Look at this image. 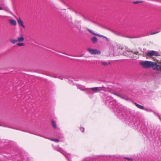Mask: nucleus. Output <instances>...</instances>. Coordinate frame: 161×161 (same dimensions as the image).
I'll return each instance as SVG.
<instances>
[{
  "label": "nucleus",
  "instance_id": "nucleus-35",
  "mask_svg": "<svg viewBox=\"0 0 161 161\" xmlns=\"http://www.w3.org/2000/svg\"><path fill=\"white\" fill-rule=\"evenodd\" d=\"M38 135V136H39V135ZM39 136H40L42 137V136H41L39 135Z\"/></svg>",
  "mask_w": 161,
  "mask_h": 161
},
{
  "label": "nucleus",
  "instance_id": "nucleus-15",
  "mask_svg": "<svg viewBox=\"0 0 161 161\" xmlns=\"http://www.w3.org/2000/svg\"><path fill=\"white\" fill-rule=\"evenodd\" d=\"M134 104L137 107H138V108H139L141 109H144V107L143 106H142L139 104H137L136 103H135Z\"/></svg>",
  "mask_w": 161,
  "mask_h": 161
},
{
  "label": "nucleus",
  "instance_id": "nucleus-13",
  "mask_svg": "<svg viewBox=\"0 0 161 161\" xmlns=\"http://www.w3.org/2000/svg\"><path fill=\"white\" fill-rule=\"evenodd\" d=\"M10 24L14 26L16 25L17 23L15 20L13 19H11L9 20Z\"/></svg>",
  "mask_w": 161,
  "mask_h": 161
},
{
  "label": "nucleus",
  "instance_id": "nucleus-11",
  "mask_svg": "<svg viewBox=\"0 0 161 161\" xmlns=\"http://www.w3.org/2000/svg\"><path fill=\"white\" fill-rule=\"evenodd\" d=\"M17 21L19 25L21 26L23 28H25V26L24 25L23 21L20 18L17 19Z\"/></svg>",
  "mask_w": 161,
  "mask_h": 161
},
{
  "label": "nucleus",
  "instance_id": "nucleus-36",
  "mask_svg": "<svg viewBox=\"0 0 161 161\" xmlns=\"http://www.w3.org/2000/svg\"><path fill=\"white\" fill-rule=\"evenodd\" d=\"M82 55H81V56H79V57H81Z\"/></svg>",
  "mask_w": 161,
  "mask_h": 161
},
{
  "label": "nucleus",
  "instance_id": "nucleus-18",
  "mask_svg": "<svg viewBox=\"0 0 161 161\" xmlns=\"http://www.w3.org/2000/svg\"><path fill=\"white\" fill-rule=\"evenodd\" d=\"M10 41L13 44H15L18 41L17 40L11 39Z\"/></svg>",
  "mask_w": 161,
  "mask_h": 161
},
{
  "label": "nucleus",
  "instance_id": "nucleus-32",
  "mask_svg": "<svg viewBox=\"0 0 161 161\" xmlns=\"http://www.w3.org/2000/svg\"><path fill=\"white\" fill-rule=\"evenodd\" d=\"M78 28L79 30H80L81 29V27H78Z\"/></svg>",
  "mask_w": 161,
  "mask_h": 161
},
{
  "label": "nucleus",
  "instance_id": "nucleus-33",
  "mask_svg": "<svg viewBox=\"0 0 161 161\" xmlns=\"http://www.w3.org/2000/svg\"><path fill=\"white\" fill-rule=\"evenodd\" d=\"M90 93V92H89V91L87 92V93H87V94H89V93Z\"/></svg>",
  "mask_w": 161,
  "mask_h": 161
},
{
  "label": "nucleus",
  "instance_id": "nucleus-20",
  "mask_svg": "<svg viewBox=\"0 0 161 161\" xmlns=\"http://www.w3.org/2000/svg\"><path fill=\"white\" fill-rule=\"evenodd\" d=\"M50 140L52 141H54L56 142H59V140L58 139H55L54 138H51Z\"/></svg>",
  "mask_w": 161,
  "mask_h": 161
},
{
  "label": "nucleus",
  "instance_id": "nucleus-2",
  "mask_svg": "<svg viewBox=\"0 0 161 161\" xmlns=\"http://www.w3.org/2000/svg\"><path fill=\"white\" fill-rule=\"evenodd\" d=\"M119 110L118 109L117 112H119L118 115L120 116V118L123 119L126 122H132L133 121V117L131 115L129 111L125 110H123L119 112Z\"/></svg>",
  "mask_w": 161,
  "mask_h": 161
},
{
  "label": "nucleus",
  "instance_id": "nucleus-10",
  "mask_svg": "<svg viewBox=\"0 0 161 161\" xmlns=\"http://www.w3.org/2000/svg\"><path fill=\"white\" fill-rule=\"evenodd\" d=\"M116 104V108H117V106L118 105V103H117V101L115 100H114L112 99L109 102V104L110 106H112L113 105H115Z\"/></svg>",
  "mask_w": 161,
  "mask_h": 161
},
{
  "label": "nucleus",
  "instance_id": "nucleus-12",
  "mask_svg": "<svg viewBox=\"0 0 161 161\" xmlns=\"http://www.w3.org/2000/svg\"><path fill=\"white\" fill-rule=\"evenodd\" d=\"M76 86L78 89L82 91H86V89H88L87 88H85L84 86L80 85L77 84Z\"/></svg>",
  "mask_w": 161,
  "mask_h": 161
},
{
  "label": "nucleus",
  "instance_id": "nucleus-24",
  "mask_svg": "<svg viewBox=\"0 0 161 161\" xmlns=\"http://www.w3.org/2000/svg\"><path fill=\"white\" fill-rule=\"evenodd\" d=\"M124 158L125 159H127V160L129 161H132L133 160V159L131 158H130L127 157H125Z\"/></svg>",
  "mask_w": 161,
  "mask_h": 161
},
{
  "label": "nucleus",
  "instance_id": "nucleus-1",
  "mask_svg": "<svg viewBox=\"0 0 161 161\" xmlns=\"http://www.w3.org/2000/svg\"><path fill=\"white\" fill-rule=\"evenodd\" d=\"M140 64L144 68L148 69L153 67L154 69L161 72V64L159 65L154 62L146 61H141Z\"/></svg>",
  "mask_w": 161,
  "mask_h": 161
},
{
  "label": "nucleus",
  "instance_id": "nucleus-30",
  "mask_svg": "<svg viewBox=\"0 0 161 161\" xmlns=\"http://www.w3.org/2000/svg\"><path fill=\"white\" fill-rule=\"evenodd\" d=\"M113 93L114 94V95H116V96H117V95H118V94H117V93H115V92H113Z\"/></svg>",
  "mask_w": 161,
  "mask_h": 161
},
{
  "label": "nucleus",
  "instance_id": "nucleus-25",
  "mask_svg": "<svg viewBox=\"0 0 161 161\" xmlns=\"http://www.w3.org/2000/svg\"><path fill=\"white\" fill-rule=\"evenodd\" d=\"M80 129L82 132H84V131L85 130L84 127H80Z\"/></svg>",
  "mask_w": 161,
  "mask_h": 161
},
{
  "label": "nucleus",
  "instance_id": "nucleus-23",
  "mask_svg": "<svg viewBox=\"0 0 161 161\" xmlns=\"http://www.w3.org/2000/svg\"><path fill=\"white\" fill-rule=\"evenodd\" d=\"M126 51L129 52H132L136 54H137L138 53V52H137V53H135V52H133L132 51H130V49H127Z\"/></svg>",
  "mask_w": 161,
  "mask_h": 161
},
{
  "label": "nucleus",
  "instance_id": "nucleus-6",
  "mask_svg": "<svg viewBox=\"0 0 161 161\" xmlns=\"http://www.w3.org/2000/svg\"><path fill=\"white\" fill-rule=\"evenodd\" d=\"M87 30L90 32V33L91 34H92L96 36H100V37H103L104 38H105V39H106L108 41H109V39L107 37H106L105 36H104L103 35H100L96 33H95L92 31V30H91L89 29H87Z\"/></svg>",
  "mask_w": 161,
  "mask_h": 161
},
{
  "label": "nucleus",
  "instance_id": "nucleus-31",
  "mask_svg": "<svg viewBox=\"0 0 161 161\" xmlns=\"http://www.w3.org/2000/svg\"><path fill=\"white\" fill-rule=\"evenodd\" d=\"M3 10V8L0 7V10Z\"/></svg>",
  "mask_w": 161,
  "mask_h": 161
},
{
  "label": "nucleus",
  "instance_id": "nucleus-9",
  "mask_svg": "<svg viewBox=\"0 0 161 161\" xmlns=\"http://www.w3.org/2000/svg\"><path fill=\"white\" fill-rule=\"evenodd\" d=\"M158 53L155 51H152L150 52H148L147 54V56H152L153 55H157Z\"/></svg>",
  "mask_w": 161,
  "mask_h": 161
},
{
  "label": "nucleus",
  "instance_id": "nucleus-16",
  "mask_svg": "<svg viewBox=\"0 0 161 161\" xmlns=\"http://www.w3.org/2000/svg\"><path fill=\"white\" fill-rule=\"evenodd\" d=\"M17 41L19 42L23 41L24 40V38L23 36H21L17 38Z\"/></svg>",
  "mask_w": 161,
  "mask_h": 161
},
{
  "label": "nucleus",
  "instance_id": "nucleus-8",
  "mask_svg": "<svg viewBox=\"0 0 161 161\" xmlns=\"http://www.w3.org/2000/svg\"><path fill=\"white\" fill-rule=\"evenodd\" d=\"M87 30L90 32V33L91 34H92L96 36H100V37H103L104 38H105V39H106L108 41H109V39L107 37H106L105 36H104L103 35H100L96 33H95L92 31V30H91L89 29H87Z\"/></svg>",
  "mask_w": 161,
  "mask_h": 161
},
{
  "label": "nucleus",
  "instance_id": "nucleus-7",
  "mask_svg": "<svg viewBox=\"0 0 161 161\" xmlns=\"http://www.w3.org/2000/svg\"><path fill=\"white\" fill-rule=\"evenodd\" d=\"M87 30L90 32V33L91 34H92L96 36H100V37H103L104 38H105V39H106L108 41H109V39L107 37H106L105 36H104L103 35H100L96 33H95L92 31V30H91L89 29H87Z\"/></svg>",
  "mask_w": 161,
  "mask_h": 161
},
{
  "label": "nucleus",
  "instance_id": "nucleus-17",
  "mask_svg": "<svg viewBox=\"0 0 161 161\" xmlns=\"http://www.w3.org/2000/svg\"><path fill=\"white\" fill-rule=\"evenodd\" d=\"M52 125L54 128H56L57 127V125L56 122L53 120L52 121Z\"/></svg>",
  "mask_w": 161,
  "mask_h": 161
},
{
  "label": "nucleus",
  "instance_id": "nucleus-22",
  "mask_svg": "<svg viewBox=\"0 0 161 161\" xmlns=\"http://www.w3.org/2000/svg\"><path fill=\"white\" fill-rule=\"evenodd\" d=\"M142 1H138L136 2H134L133 3L134 4H138L139 3H142Z\"/></svg>",
  "mask_w": 161,
  "mask_h": 161
},
{
  "label": "nucleus",
  "instance_id": "nucleus-37",
  "mask_svg": "<svg viewBox=\"0 0 161 161\" xmlns=\"http://www.w3.org/2000/svg\"><path fill=\"white\" fill-rule=\"evenodd\" d=\"M61 80H62L63 79V78H61Z\"/></svg>",
  "mask_w": 161,
  "mask_h": 161
},
{
  "label": "nucleus",
  "instance_id": "nucleus-27",
  "mask_svg": "<svg viewBox=\"0 0 161 161\" xmlns=\"http://www.w3.org/2000/svg\"><path fill=\"white\" fill-rule=\"evenodd\" d=\"M102 64L104 65H107V63L105 62H103L102 63Z\"/></svg>",
  "mask_w": 161,
  "mask_h": 161
},
{
  "label": "nucleus",
  "instance_id": "nucleus-3",
  "mask_svg": "<svg viewBox=\"0 0 161 161\" xmlns=\"http://www.w3.org/2000/svg\"><path fill=\"white\" fill-rule=\"evenodd\" d=\"M54 149L55 150L58 151L62 153L63 155L65 156L66 158H69V157H70L71 155L70 154H69L67 153L61 148H60L58 146L54 147Z\"/></svg>",
  "mask_w": 161,
  "mask_h": 161
},
{
  "label": "nucleus",
  "instance_id": "nucleus-38",
  "mask_svg": "<svg viewBox=\"0 0 161 161\" xmlns=\"http://www.w3.org/2000/svg\"><path fill=\"white\" fill-rule=\"evenodd\" d=\"M1 124H0V126H1Z\"/></svg>",
  "mask_w": 161,
  "mask_h": 161
},
{
  "label": "nucleus",
  "instance_id": "nucleus-26",
  "mask_svg": "<svg viewBox=\"0 0 161 161\" xmlns=\"http://www.w3.org/2000/svg\"><path fill=\"white\" fill-rule=\"evenodd\" d=\"M159 32V31H157V32H153V33H152L151 34V35H154V34H156L158 33Z\"/></svg>",
  "mask_w": 161,
  "mask_h": 161
},
{
  "label": "nucleus",
  "instance_id": "nucleus-28",
  "mask_svg": "<svg viewBox=\"0 0 161 161\" xmlns=\"http://www.w3.org/2000/svg\"><path fill=\"white\" fill-rule=\"evenodd\" d=\"M122 99H124L125 100H129V99H128L127 98H126V97H123V98H122Z\"/></svg>",
  "mask_w": 161,
  "mask_h": 161
},
{
  "label": "nucleus",
  "instance_id": "nucleus-29",
  "mask_svg": "<svg viewBox=\"0 0 161 161\" xmlns=\"http://www.w3.org/2000/svg\"><path fill=\"white\" fill-rule=\"evenodd\" d=\"M117 96L121 98H123V97H122V96L119 95V94H118V95H117Z\"/></svg>",
  "mask_w": 161,
  "mask_h": 161
},
{
  "label": "nucleus",
  "instance_id": "nucleus-14",
  "mask_svg": "<svg viewBox=\"0 0 161 161\" xmlns=\"http://www.w3.org/2000/svg\"><path fill=\"white\" fill-rule=\"evenodd\" d=\"M91 41L94 44L96 43L97 41V39L96 37H93L91 39Z\"/></svg>",
  "mask_w": 161,
  "mask_h": 161
},
{
  "label": "nucleus",
  "instance_id": "nucleus-4",
  "mask_svg": "<svg viewBox=\"0 0 161 161\" xmlns=\"http://www.w3.org/2000/svg\"><path fill=\"white\" fill-rule=\"evenodd\" d=\"M105 87L103 86L100 87H94L91 88H88V89L91 90L93 93H96L97 92H99L100 91L102 90V88H104Z\"/></svg>",
  "mask_w": 161,
  "mask_h": 161
},
{
  "label": "nucleus",
  "instance_id": "nucleus-19",
  "mask_svg": "<svg viewBox=\"0 0 161 161\" xmlns=\"http://www.w3.org/2000/svg\"><path fill=\"white\" fill-rule=\"evenodd\" d=\"M3 10H4L6 11H7V12H8L9 11V9L7 7H4L3 8Z\"/></svg>",
  "mask_w": 161,
  "mask_h": 161
},
{
  "label": "nucleus",
  "instance_id": "nucleus-21",
  "mask_svg": "<svg viewBox=\"0 0 161 161\" xmlns=\"http://www.w3.org/2000/svg\"><path fill=\"white\" fill-rule=\"evenodd\" d=\"M17 45L19 46H25V44L24 43H18Z\"/></svg>",
  "mask_w": 161,
  "mask_h": 161
},
{
  "label": "nucleus",
  "instance_id": "nucleus-5",
  "mask_svg": "<svg viewBox=\"0 0 161 161\" xmlns=\"http://www.w3.org/2000/svg\"><path fill=\"white\" fill-rule=\"evenodd\" d=\"M88 51L92 54H99L101 53V52L97 49H93L91 48H88Z\"/></svg>",
  "mask_w": 161,
  "mask_h": 161
},
{
  "label": "nucleus",
  "instance_id": "nucleus-34",
  "mask_svg": "<svg viewBox=\"0 0 161 161\" xmlns=\"http://www.w3.org/2000/svg\"><path fill=\"white\" fill-rule=\"evenodd\" d=\"M144 109L145 110H146V111H149L147 109Z\"/></svg>",
  "mask_w": 161,
  "mask_h": 161
}]
</instances>
